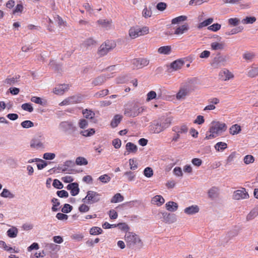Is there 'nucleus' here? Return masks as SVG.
<instances>
[{
	"label": "nucleus",
	"instance_id": "0eeeda50",
	"mask_svg": "<svg viewBox=\"0 0 258 258\" xmlns=\"http://www.w3.org/2000/svg\"><path fill=\"white\" fill-rule=\"evenodd\" d=\"M116 46V44L113 41H107L103 43L99 47L98 51L99 55L104 56L108 52L112 50Z\"/></svg>",
	"mask_w": 258,
	"mask_h": 258
},
{
	"label": "nucleus",
	"instance_id": "680f3d73",
	"mask_svg": "<svg viewBox=\"0 0 258 258\" xmlns=\"http://www.w3.org/2000/svg\"><path fill=\"white\" fill-rule=\"evenodd\" d=\"M240 23V20L237 18H230L228 20V23L233 26H237Z\"/></svg>",
	"mask_w": 258,
	"mask_h": 258
},
{
	"label": "nucleus",
	"instance_id": "9b49d317",
	"mask_svg": "<svg viewBox=\"0 0 258 258\" xmlns=\"http://www.w3.org/2000/svg\"><path fill=\"white\" fill-rule=\"evenodd\" d=\"M232 196L233 199L235 200L246 199L249 198V195L244 188L235 191Z\"/></svg>",
	"mask_w": 258,
	"mask_h": 258
},
{
	"label": "nucleus",
	"instance_id": "4c0bfd02",
	"mask_svg": "<svg viewBox=\"0 0 258 258\" xmlns=\"http://www.w3.org/2000/svg\"><path fill=\"white\" fill-rule=\"evenodd\" d=\"M214 147L218 151H223L227 148V145L226 143L220 142L216 144Z\"/></svg>",
	"mask_w": 258,
	"mask_h": 258
},
{
	"label": "nucleus",
	"instance_id": "774afa93",
	"mask_svg": "<svg viewBox=\"0 0 258 258\" xmlns=\"http://www.w3.org/2000/svg\"><path fill=\"white\" fill-rule=\"evenodd\" d=\"M53 186L57 189H61L63 187V184L58 179H54L52 183Z\"/></svg>",
	"mask_w": 258,
	"mask_h": 258
},
{
	"label": "nucleus",
	"instance_id": "f257e3e1",
	"mask_svg": "<svg viewBox=\"0 0 258 258\" xmlns=\"http://www.w3.org/2000/svg\"><path fill=\"white\" fill-rule=\"evenodd\" d=\"M227 125L225 123L220 121H213L209 128L210 134L206 135V139L209 140L221 136L227 130Z\"/></svg>",
	"mask_w": 258,
	"mask_h": 258
},
{
	"label": "nucleus",
	"instance_id": "423d86ee",
	"mask_svg": "<svg viewBox=\"0 0 258 258\" xmlns=\"http://www.w3.org/2000/svg\"><path fill=\"white\" fill-rule=\"evenodd\" d=\"M58 127L60 132L68 135L73 134L77 130V128L74 123L69 121H63L60 122L58 124Z\"/></svg>",
	"mask_w": 258,
	"mask_h": 258
},
{
	"label": "nucleus",
	"instance_id": "1a4fd4ad",
	"mask_svg": "<svg viewBox=\"0 0 258 258\" xmlns=\"http://www.w3.org/2000/svg\"><path fill=\"white\" fill-rule=\"evenodd\" d=\"M149 60L146 58H137L132 60V64L134 69H140L148 66Z\"/></svg>",
	"mask_w": 258,
	"mask_h": 258
},
{
	"label": "nucleus",
	"instance_id": "a19ab883",
	"mask_svg": "<svg viewBox=\"0 0 258 258\" xmlns=\"http://www.w3.org/2000/svg\"><path fill=\"white\" fill-rule=\"evenodd\" d=\"M258 215V208H254L251 210L250 213L247 215L246 219L247 221L251 220L254 219Z\"/></svg>",
	"mask_w": 258,
	"mask_h": 258
},
{
	"label": "nucleus",
	"instance_id": "e2e57ef3",
	"mask_svg": "<svg viewBox=\"0 0 258 258\" xmlns=\"http://www.w3.org/2000/svg\"><path fill=\"white\" fill-rule=\"evenodd\" d=\"M157 93L154 91H151L147 94V101H149L157 97Z\"/></svg>",
	"mask_w": 258,
	"mask_h": 258
},
{
	"label": "nucleus",
	"instance_id": "412c9836",
	"mask_svg": "<svg viewBox=\"0 0 258 258\" xmlns=\"http://www.w3.org/2000/svg\"><path fill=\"white\" fill-rule=\"evenodd\" d=\"M189 29V27L187 24H184L182 25L178 26L174 31V34L179 35H182L185 33Z\"/></svg>",
	"mask_w": 258,
	"mask_h": 258
},
{
	"label": "nucleus",
	"instance_id": "5fc2aeb1",
	"mask_svg": "<svg viewBox=\"0 0 258 258\" xmlns=\"http://www.w3.org/2000/svg\"><path fill=\"white\" fill-rule=\"evenodd\" d=\"M254 158L251 155H247L244 157L243 161L246 164H249L254 162Z\"/></svg>",
	"mask_w": 258,
	"mask_h": 258
},
{
	"label": "nucleus",
	"instance_id": "4d7b16f0",
	"mask_svg": "<svg viewBox=\"0 0 258 258\" xmlns=\"http://www.w3.org/2000/svg\"><path fill=\"white\" fill-rule=\"evenodd\" d=\"M21 125L23 128H28L33 126L34 123L30 120H25L21 122Z\"/></svg>",
	"mask_w": 258,
	"mask_h": 258
},
{
	"label": "nucleus",
	"instance_id": "dca6fc26",
	"mask_svg": "<svg viewBox=\"0 0 258 258\" xmlns=\"http://www.w3.org/2000/svg\"><path fill=\"white\" fill-rule=\"evenodd\" d=\"M67 189L70 190L71 194L72 196H77L80 191L79 184L77 182L69 184L67 186Z\"/></svg>",
	"mask_w": 258,
	"mask_h": 258
},
{
	"label": "nucleus",
	"instance_id": "9d476101",
	"mask_svg": "<svg viewBox=\"0 0 258 258\" xmlns=\"http://www.w3.org/2000/svg\"><path fill=\"white\" fill-rule=\"evenodd\" d=\"M167 128V125H163L159 120H155L150 126V130L153 133L158 134Z\"/></svg>",
	"mask_w": 258,
	"mask_h": 258
},
{
	"label": "nucleus",
	"instance_id": "4468645a",
	"mask_svg": "<svg viewBox=\"0 0 258 258\" xmlns=\"http://www.w3.org/2000/svg\"><path fill=\"white\" fill-rule=\"evenodd\" d=\"M30 147L36 150H42L45 148L44 144L41 141V138H35L30 142Z\"/></svg>",
	"mask_w": 258,
	"mask_h": 258
},
{
	"label": "nucleus",
	"instance_id": "aec40b11",
	"mask_svg": "<svg viewBox=\"0 0 258 258\" xmlns=\"http://www.w3.org/2000/svg\"><path fill=\"white\" fill-rule=\"evenodd\" d=\"M163 221L166 223H172L176 221V217L174 214L167 213L166 212L162 213Z\"/></svg>",
	"mask_w": 258,
	"mask_h": 258
},
{
	"label": "nucleus",
	"instance_id": "f704fd0d",
	"mask_svg": "<svg viewBox=\"0 0 258 258\" xmlns=\"http://www.w3.org/2000/svg\"><path fill=\"white\" fill-rule=\"evenodd\" d=\"M1 196L5 198L13 199L15 197V195L11 193L9 189L4 188L1 194Z\"/></svg>",
	"mask_w": 258,
	"mask_h": 258
},
{
	"label": "nucleus",
	"instance_id": "f3484780",
	"mask_svg": "<svg viewBox=\"0 0 258 258\" xmlns=\"http://www.w3.org/2000/svg\"><path fill=\"white\" fill-rule=\"evenodd\" d=\"M233 77V75L227 69H224L219 73V78L223 81H227Z\"/></svg>",
	"mask_w": 258,
	"mask_h": 258
},
{
	"label": "nucleus",
	"instance_id": "864d4df0",
	"mask_svg": "<svg viewBox=\"0 0 258 258\" xmlns=\"http://www.w3.org/2000/svg\"><path fill=\"white\" fill-rule=\"evenodd\" d=\"M51 202L53 203V206L51 208L52 211L53 212L58 211V208L57 207L60 205V203L58 201V200L55 198H53L51 200Z\"/></svg>",
	"mask_w": 258,
	"mask_h": 258
},
{
	"label": "nucleus",
	"instance_id": "c03bdc74",
	"mask_svg": "<svg viewBox=\"0 0 258 258\" xmlns=\"http://www.w3.org/2000/svg\"><path fill=\"white\" fill-rule=\"evenodd\" d=\"M125 176L128 181H134L136 177V174L131 171H126L124 173Z\"/></svg>",
	"mask_w": 258,
	"mask_h": 258
},
{
	"label": "nucleus",
	"instance_id": "37998d69",
	"mask_svg": "<svg viewBox=\"0 0 258 258\" xmlns=\"http://www.w3.org/2000/svg\"><path fill=\"white\" fill-rule=\"evenodd\" d=\"M76 164L77 165H86L88 164L87 160L83 157H78L76 159Z\"/></svg>",
	"mask_w": 258,
	"mask_h": 258
},
{
	"label": "nucleus",
	"instance_id": "0e129e2a",
	"mask_svg": "<svg viewBox=\"0 0 258 258\" xmlns=\"http://www.w3.org/2000/svg\"><path fill=\"white\" fill-rule=\"evenodd\" d=\"M242 30V27H238L237 28L232 29L230 32H226V34L228 35H233L241 32Z\"/></svg>",
	"mask_w": 258,
	"mask_h": 258
},
{
	"label": "nucleus",
	"instance_id": "6e6552de",
	"mask_svg": "<svg viewBox=\"0 0 258 258\" xmlns=\"http://www.w3.org/2000/svg\"><path fill=\"white\" fill-rule=\"evenodd\" d=\"M100 196L101 195L97 192L92 190H89L87 192V196L85 197V198L83 199L82 201L84 203L87 202V201L88 202V203H97L100 201Z\"/></svg>",
	"mask_w": 258,
	"mask_h": 258
},
{
	"label": "nucleus",
	"instance_id": "58836bf2",
	"mask_svg": "<svg viewBox=\"0 0 258 258\" xmlns=\"http://www.w3.org/2000/svg\"><path fill=\"white\" fill-rule=\"evenodd\" d=\"M124 198L119 193L116 194L111 199L110 202L111 203H116L123 201Z\"/></svg>",
	"mask_w": 258,
	"mask_h": 258
},
{
	"label": "nucleus",
	"instance_id": "8fccbe9b",
	"mask_svg": "<svg viewBox=\"0 0 258 258\" xmlns=\"http://www.w3.org/2000/svg\"><path fill=\"white\" fill-rule=\"evenodd\" d=\"M213 18H209L207 19L206 20L202 22V23H200L198 26L199 28H201L207 26L211 24L213 22Z\"/></svg>",
	"mask_w": 258,
	"mask_h": 258
},
{
	"label": "nucleus",
	"instance_id": "6e6d98bb",
	"mask_svg": "<svg viewBox=\"0 0 258 258\" xmlns=\"http://www.w3.org/2000/svg\"><path fill=\"white\" fill-rule=\"evenodd\" d=\"M22 108L29 112H32L33 111V108L30 103H26L23 104L21 106Z\"/></svg>",
	"mask_w": 258,
	"mask_h": 258
},
{
	"label": "nucleus",
	"instance_id": "f03ea898",
	"mask_svg": "<svg viewBox=\"0 0 258 258\" xmlns=\"http://www.w3.org/2000/svg\"><path fill=\"white\" fill-rule=\"evenodd\" d=\"M124 240L127 246L131 249H141L143 246V243L140 237L134 232H126L124 235Z\"/></svg>",
	"mask_w": 258,
	"mask_h": 258
},
{
	"label": "nucleus",
	"instance_id": "79ce46f5",
	"mask_svg": "<svg viewBox=\"0 0 258 258\" xmlns=\"http://www.w3.org/2000/svg\"><path fill=\"white\" fill-rule=\"evenodd\" d=\"M83 114L85 118L89 119H92L95 115L93 111L87 109L83 111Z\"/></svg>",
	"mask_w": 258,
	"mask_h": 258
},
{
	"label": "nucleus",
	"instance_id": "a18cd8bd",
	"mask_svg": "<svg viewBox=\"0 0 258 258\" xmlns=\"http://www.w3.org/2000/svg\"><path fill=\"white\" fill-rule=\"evenodd\" d=\"M256 21L254 17H246L241 21V23L243 24H253Z\"/></svg>",
	"mask_w": 258,
	"mask_h": 258
},
{
	"label": "nucleus",
	"instance_id": "6ab92c4d",
	"mask_svg": "<svg viewBox=\"0 0 258 258\" xmlns=\"http://www.w3.org/2000/svg\"><path fill=\"white\" fill-rule=\"evenodd\" d=\"M45 248L50 253H54L60 249V246L53 243H47L45 244Z\"/></svg>",
	"mask_w": 258,
	"mask_h": 258
},
{
	"label": "nucleus",
	"instance_id": "39448f33",
	"mask_svg": "<svg viewBox=\"0 0 258 258\" xmlns=\"http://www.w3.org/2000/svg\"><path fill=\"white\" fill-rule=\"evenodd\" d=\"M147 27H140L138 26L131 27L128 31V34L132 39L136 38L139 36L147 34L149 33Z\"/></svg>",
	"mask_w": 258,
	"mask_h": 258
},
{
	"label": "nucleus",
	"instance_id": "7c9ffc66",
	"mask_svg": "<svg viewBox=\"0 0 258 258\" xmlns=\"http://www.w3.org/2000/svg\"><path fill=\"white\" fill-rule=\"evenodd\" d=\"M171 51V47L170 46H164L159 48L158 52L162 54H169Z\"/></svg>",
	"mask_w": 258,
	"mask_h": 258
},
{
	"label": "nucleus",
	"instance_id": "49530a36",
	"mask_svg": "<svg viewBox=\"0 0 258 258\" xmlns=\"http://www.w3.org/2000/svg\"><path fill=\"white\" fill-rule=\"evenodd\" d=\"M103 230L101 228L98 227H93L90 230V233L91 235H96L101 234Z\"/></svg>",
	"mask_w": 258,
	"mask_h": 258
},
{
	"label": "nucleus",
	"instance_id": "ddd939ff",
	"mask_svg": "<svg viewBox=\"0 0 258 258\" xmlns=\"http://www.w3.org/2000/svg\"><path fill=\"white\" fill-rule=\"evenodd\" d=\"M81 101L82 97L81 96L78 95L73 96L63 100L61 103H59V105H68L79 103Z\"/></svg>",
	"mask_w": 258,
	"mask_h": 258
},
{
	"label": "nucleus",
	"instance_id": "de8ad7c7",
	"mask_svg": "<svg viewBox=\"0 0 258 258\" xmlns=\"http://www.w3.org/2000/svg\"><path fill=\"white\" fill-rule=\"evenodd\" d=\"M94 133L95 130L93 128L82 131L80 132V134L85 137H90L92 136Z\"/></svg>",
	"mask_w": 258,
	"mask_h": 258
},
{
	"label": "nucleus",
	"instance_id": "603ef678",
	"mask_svg": "<svg viewBox=\"0 0 258 258\" xmlns=\"http://www.w3.org/2000/svg\"><path fill=\"white\" fill-rule=\"evenodd\" d=\"M71 238L77 241H80L84 238V235L81 233H75L71 235Z\"/></svg>",
	"mask_w": 258,
	"mask_h": 258
},
{
	"label": "nucleus",
	"instance_id": "cd10ccee",
	"mask_svg": "<svg viewBox=\"0 0 258 258\" xmlns=\"http://www.w3.org/2000/svg\"><path fill=\"white\" fill-rule=\"evenodd\" d=\"M241 131V127L237 124L232 125L229 129V133L232 135H237Z\"/></svg>",
	"mask_w": 258,
	"mask_h": 258
},
{
	"label": "nucleus",
	"instance_id": "f8f14e48",
	"mask_svg": "<svg viewBox=\"0 0 258 258\" xmlns=\"http://www.w3.org/2000/svg\"><path fill=\"white\" fill-rule=\"evenodd\" d=\"M190 88L188 85H185L181 87L176 94V98L177 100L184 99L189 95Z\"/></svg>",
	"mask_w": 258,
	"mask_h": 258
},
{
	"label": "nucleus",
	"instance_id": "052dcab7",
	"mask_svg": "<svg viewBox=\"0 0 258 258\" xmlns=\"http://www.w3.org/2000/svg\"><path fill=\"white\" fill-rule=\"evenodd\" d=\"M98 179L101 182L106 183L110 181L111 178L107 174H104L101 175Z\"/></svg>",
	"mask_w": 258,
	"mask_h": 258
},
{
	"label": "nucleus",
	"instance_id": "e433bc0d",
	"mask_svg": "<svg viewBox=\"0 0 258 258\" xmlns=\"http://www.w3.org/2000/svg\"><path fill=\"white\" fill-rule=\"evenodd\" d=\"M18 230L17 228L13 227L7 231V235L10 238H15L17 237Z\"/></svg>",
	"mask_w": 258,
	"mask_h": 258
},
{
	"label": "nucleus",
	"instance_id": "72a5a7b5",
	"mask_svg": "<svg viewBox=\"0 0 258 258\" xmlns=\"http://www.w3.org/2000/svg\"><path fill=\"white\" fill-rule=\"evenodd\" d=\"M122 119V116L117 114L115 115L113 118V119L112 120L111 122V125L113 127H116L118 124L120 123L121 120Z\"/></svg>",
	"mask_w": 258,
	"mask_h": 258
},
{
	"label": "nucleus",
	"instance_id": "bb28decb",
	"mask_svg": "<svg viewBox=\"0 0 258 258\" xmlns=\"http://www.w3.org/2000/svg\"><path fill=\"white\" fill-rule=\"evenodd\" d=\"M166 209L170 212H175L177 210L178 205L176 203L170 201L166 204Z\"/></svg>",
	"mask_w": 258,
	"mask_h": 258
},
{
	"label": "nucleus",
	"instance_id": "3c124183",
	"mask_svg": "<svg viewBox=\"0 0 258 258\" xmlns=\"http://www.w3.org/2000/svg\"><path fill=\"white\" fill-rule=\"evenodd\" d=\"M243 57L245 60L250 61L254 58L255 54L252 52H247L243 54Z\"/></svg>",
	"mask_w": 258,
	"mask_h": 258
},
{
	"label": "nucleus",
	"instance_id": "ea45409f",
	"mask_svg": "<svg viewBox=\"0 0 258 258\" xmlns=\"http://www.w3.org/2000/svg\"><path fill=\"white\" fill-rule=\"evenodd\" d=\"M247 76L250 78H254L258 76V67H251L247 72Z\"/></svg>",
	"mask_w": 258,
	"mask_h": 258
},
{
	"label": "nucleus",
	"instance_id": "2eb2a0df",
	"mask_svg": "<svg viewBox=\"0 0 258 258\" xmlns=\"http://www.w3.org/2000/svg\"><path fill=\"white\" fill-rule=\"evenodd\" d=\"M69 88L68 84H59L57 85L53 89V92L56 95H62L67 91Z\"/></svg>",
	"mask_w": 258,
	"mask_h": 258
},
{
	"label": "nucleus",
	"instance_id": "473e14b6",
	"mask_svg": "<svg viewBox=\"0 0 258 258\" xmlns=\"http://www.w3.org/2000/svg\"><path fill=\"white\" fill-rule=\"evenodd\" d=\"M219 189L216 187H212L208 191L209 197L211 199L215 198L218 194Z\"/></svg>",
	"mask_w": 258,
	"mask_h": 258
},
{
	"label": "nucleus",
	"instance_id": "13d9d810",
	"mask_svg": "<svg viewBox=\"0 0 258 258\" xmlns=\"http://www.w3.org/2000/svg\"><path fill=\"white\" fill-rule=\"evenodd\" d=\"M130 168L131 170H134L138 168V163L134 159L129 160Z\"/></svg>",
	"mask_w": 258,
	"mask_h": 258
},
{
	"label": "nucleus",
	"instance_id": "2f4dec72",
	"mask_svg": "<svg viewBox=\"0 0 258 258\" xmlns=\"http://www.w3.org/2000/svg\"><path fill=\"white\" fill-rule=\"evenodd\" d=\"M19 79L20 76L19 75L12 77H8L6 79L5 83L9 84L10 85H12L18 82L19 81Z\"/></svg>",
	"mask_w": 258,
	"mask_h": 258
},
{
	"label": "nucleus",
	"instance_id": "c756f323",
	"mask_svg": "<svg viewBox=\"0 0 258 258\" xmlns=\"http://www.w3.org/2000/svg\"><path fill=\"white\" fill-rule=\"evenodd\" d=\"M211 48L214 50H222L225 47V44L223 42H213L211 44Z\"/></svg>",
	"mask_w": 258,
	"mask_h": 258
},
{
	"label": "nucleus",
	"instance_id": "c85d7f7f",
	"mask_svg": "<svg viewBox=\"0 0 258 258\" xmlns=\"http://www.w3.org/2000/svg\"><path fill=\"white\" fill-rule=\"evenodd\" d=\"M126 149L129 153H135L137 151L138 148L137 146L133 143L128 142L126 144Z\"/></svg>",
	"mask_w": 258,
	"mask_h": 258
},
{
	"label": "nucleus",
	"instance_id": "7ed1b4c3",
	"mask_svg": "<svg viewBox=\"0 0 258 258\" xmlns=\"http://www.w3.org/2000/svg\"><path fill=\"white\" fill-rule=\"evenodd\" d=\"M145 109V107L141 104L132 102L125 106L124 114L128 117H134L143 112Z\"/></svg>",
	"mask_w": 258,
	"mask_h": 258
},
{
	"label": "nucleus",
	"instance_id": "338daca9",
	"mask_svg": "<svg viewBox=\"0 0 258 258\" xmlns=\"http://www.w3.org/2000/svg\"><path fill=\"white\" fill-rule=\"evenodd\" d=\"M173 173L178 177H182L183 173L181 168L179 167H175L173 169Z\"/></svg>",
	"mask_w": 258,
	"mask_h": 258
},
{
	"label": "nucleus",
	"instance_id": "b1692460",
	"mask_svg": "<svg viewBox=\"0 0 258 258\" xmlns=\"http://www.w3.org/2000/svg\"><path fill=\"white\" fill-rule=\"evenodd\" d=\"M112 77V76H110V75H107V76H100L96 78L95 79H94L93 82L92 84L94 86H98L102 84L106 80V78H109Z\"/></svg>",
	"mask_w": 258,
	"mask_h": 258
},
{
	"label": "nucleus",
	"instance_id": "4be33fe9",
	"mask_svg": "<svg viewBox=\"0 0 258 258\" xmlns=\"http://www.w3.org/2000/svg\"><path fill=\"white\" fill-rule=\"evenodd\" d=\"M199 210V207L197 205H192L184 209V212L187 215H194L198 213Z\"/></svg>",
	"mask_w": 258,
	"mask_h": 258
},
{
	"label": "nucleus",
	"instance_id": "a211bd4d",
	"mask_svg": "<svg viewBox=\"0 0 258 258\" xmlns=\"http://www.w3.org/2000/svg\"><path fill=\"white\" fill-rule=\"evenodd\" d=\"M226 61V58L221 56L216 57L214 58L212 66L214 68H218L222 66H224Z\"/></svg>",
	"mask_w": 258,
	"mask_h": 258
},
{
	"label": "nucleus",
	"instance_id": "09e8293b",
	"mask_svg": "<svg viewBox=\"0 0 258 258\" xmlns=\"http://www.w3.org/2000/svg\"><path fill=\"white\" fill-rule=\"evenodd\" d=\"M144 175L148 178L151 177L153 175V169L149 167L145 168L144 170Z\"/></svg>",
	"mask_w": 258,
	"mask_h": 258
},
{
	"label": "nucleus",
	"instance_id": "a878e982",
	"mask_svg": "<svg viewBox=\"0 0 258 258\" xmlns=\"http://www.w3.org/2000/svg\"><path fill=\"white\" fill-rule=\"evenodd\" d=\"M151 201L152 204L160 206L164 203L165 200L161 196L156 195L152 198Z\"/></svg>",
	"mask_w": 258,
	"mask_h": 258
},
{
	"label": "nucleus",
	"instance_id": "5701e85b",
	"mask_svg": "<svg viewBox=\"0 0 258 258\" xmlns=\"http://www.w3.org/2000/svg\"><path fill=\"white\" fill-rule=\"evenodd\" d=\"M184 63V61L182 59H177L170 64V68L174 71H177L180 69Z\"/></svg>",
	"mask_w": 258,
	"mask_h": 258
},
{
	"label": "nucleus",
	"instance_id": "393cba45",
	"mask_svg": "<svg viewBox=\"0 0 258 258\" xmlns=\"http://www.w3.org/2000/svg\"><path fill=\"white\" fill-rule=\"evenodd\" d=\"M97 22L99 25L101 26V27L105 28L106 30H108L110 28L112 23L111 20L105 19L99 20Z\"/></svg>",
	"mask_w": 258,
	"mask_h": 258
},
{
	"label": "nucleus",
	"instance_id": "20e7f679",
	"mask_svg": "<svg viewBox=\"0 0 258 258\" xmlns=\"http://www.w3.org/2000/svg\"><path fill=\"white\" fill-rule=\"evenodd\" d=\"M188 127L186 124H183L179 125H176L172 128V131L174 134L172 138L171 141L176 142L180 138L181 136L187 134Z\"/></svg>",
	"mask_w": 258,
	"mask_h": 258
},
{
	"label": "nucleus",
	"instance_id": "69168bd1",
	"mask_svg": "<svg viewBox=\"0 0 258 258\" xmlns=\"http://www.w3.org/2000/svg\"><path fill=\"white\" fill-rule=\"evenodd\" d=\"M72 206L68 204H65L61 209V212L64 213H68L72 211Z\"/></svg>",
	"mask_w": 258,
	"mask_h": 258
},
{
	"label": "nucleus",
	"instance_id": "c9c22d12",
	"mask_svg": "<svg viewBox=\"0 0 258 258\" xmlns=\"http://www.w3.org/2000/svg\"><path fill=\"white\" fill-rule=\"evenodd\" d=\"M187 19L186 16H180L177 17L171 20L172 24H179L182 22L185 21Z\"/></svg>",
	"mask_w": 258,
	"mask_h": 258
},
{
	"label": "nucleus",
	"instance_id": "bf43d9fd",
	"mask_svg": "<svg viewBox=\"0 0 258 258\" xmlns=\"http://www.w3.org/2000/svg\"><path fill=\"white\" fill-rule=\"evenodd\" d=\"M55 157V154L53 153H45L43 155V159L45 160H53Z\"/></svg>",
	"mask_w": 258,
	"mask_h": 258
}]
</instances>
